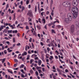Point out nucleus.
Wrapping results in <instances>:
<instances>
[{
    "mask_svg": "<svg viewBox=\"0 0 79 79\" xmlns=\"http://www.w3.org/2000/svg\"><path fill=\"white\" fill-rule=\"evenodd\" d=\"M72 11L73 13V19H76L78 15V8L76 7H73L72 8Z\"/></svg>",
    "mask_w": 79,
    "mask_h": 79,
    "instance_id": "1",
    "label": "nucleus"
},
{
    "mask_svg": "<svg viewBox=\"0 0 79 79\" xmlns=\"http://www.w3.org/2000/svg\"><path fill=\"white\" fill-rule=\"evenodd\" d=\"M62 5L64 6L65 7H69L71 5V2L69 1H67L64 2L62 3Z\"/></svg>",
    "mask_w": 79,
    "mask_h": 79,
    "instance_id": "2",
    "label": "nucleus"
},
{
    "mask_svg": "<svg viewBox=\"0 0 79 79\" xmlns=\"http://www.w3.org/2000/svg\"><path fill=\"white\" fill-rule=\"evenodd\" d=\"M67 16L69 19L70 21H72V20H73V18L71 14L70 13H69L68 14Z\"/></svg>",
    "mask_w": 79,
    "mask_h": 79,
    "instance_id": "3",
    "label": "nucleus"
},
{
    "mask_svg": "<svg viewBox=\"0 0 79 79\" xmlns=\"http://www.w3.org/2000/svg\"><path fill=\"white\" fill-rule=\"evenodd\" d=\"M70 31L72 33H73L74 32V25H73L71 26L70 28Z\"/></svg>",
    "mask_w": 79,
    "mask_h": 79,
    "instance_id": "4",
    "label": "nucleus"
},
{
    "mask_svg": "<svg viewBox=\"0 0 79 79\" xmlns=\"http://www.w3.org/2000/svg\"><path fill=\"white\" fill-rule=\"evenodd\" d=\"M72 20H69V19H68L67 18H65V21L67 23H71Z\"/></svg>",
    "mask_w": 79,
    "mask_h": 79,
    "instance_id": "5",
    "label": "nucleus"
},
{
    "mask_svg": "<svg viewBox=\"0 0 79 79\" xmlns=\"http://www.w3.org/2000/svg\"><path fill=\"white\" fill-rule=\"evenodd\" d=\"M8 25L9 26H10V27H11V29H16V27H13V25H11V24H10V23H8Z\"/></svg>",
    "mask_w": 79,
    "mask_h": 79,
    "instance_id": "6",
    "label": "nucleus"
},
{
    "mask_svg": "<svg viewBox=\"0 0 79 79\" xmlns=\"http://www.w3.org/2000/svg\"><path fill=\"white\" fill-rule=\"evenodd\" d=\"M42 23H43L44 24H45V23H46V21H45V19L44 18H43L42 19Z\"/></svg>",
    "mask_w": 79,
    "mask_h": 79,
    "instance_id": "7",
    "label": "nucleus"
},
{
    "mask_svg": "<svg viewBox=\"0 0 79 79\" xmlns=\"http://www.w3.org/2000/svg\"><path fill=\"white\" fill-rule=\"evenodd\" d=\"M27 15L29 16H32V13L31 11H29L27 14Z\"/></svg>",
    "mask_w": 79,
    "mask_h": 79,
    "instance_id": "8",
    "label": "nucleus"
},
{
    "mask_svg": "<svg viewBox=\"0 0 79 79\" xmlns=\"http://www.w3.org/2000/svg\"><path fill=\"white\" fill-rule=\"evenodd\" d=\"M27 52H24L22 54V56H24L25 55H27Z\"/></svg>",
    "mask_w": 79,
    "mask_h": 79,
    "instance_id": "9",
    "label": "nucleus"
},
{
    "mask_svg": "<svg viewBox=\"0 0 79 79\" xmlns=\"http://www.w3.org/2000/svg\"><path fill=\"white\" fill-rule=\"evenodd\" d=\"M38 63L39 65L40 66L41 65V64L42 63V61L41 60H38Z\"/></svg>",
    "mask_w": 79,
    "mask_h": 79,
    "instance_id": "10",
    "label": "nucleus"
},
{
    "mask_svg": "<svg viewBox=\"0 0 79 79\" xmlns=\"http://www.w3.org/2000/svg\"><path fill=\"white\" fill-rule=\"evenodd\" d=\"M33 34L34 35H35L36 37V36H37V35L36 34V32H35V31H34V32L33 33Z\"/></svg>",
    "mask_w": 79,
    "mask_h": 79,
    "instance_id": "11",
    "label": "nucleus"
},
{
    "mask_svg": "<svg viewBox=\"0 0 79 79\" xmlns=\"http://www.w3.org/2000/svg\"><path fill=\"white\" fill-rule=\"evenodd\" d=\"M51 25H53L54 26H55V24H53V23H49L48 24V26H51Z\"/></svg>",
    "mask_w": 79,
    "mask_h": 79,
    "instance_id": "12",
    "label": "nucleus"
},
{
    "mask_svg": "<svg viewBox=\"0 0 79 79\" xmlns=\"http://www.w3.org/2000/svg\"><path fill=\"white\" fill-rule=\"evenodd\" d=\"M8 73H10V74H13V73L12 72L11 70H8Z\"/></svg>",
    "mask_w": 79,
    "mask_h": 79,
    "instance_id": "13",
    "label": "nucleus"
},
{
    "mask_svg": "<svg viewBox=\"0 0 79 79\" xmlns=\"http://www.w3.org/2000/svg\"><path fill=\"white\" fill-rule=\"evenodd\" d=\"M53 58V56H50V57H49V59L51 60V61H52Z\"/></svg>",
    "mask_w": 79,
    "mask_h": 79,
    "instance_id": "14",
    "label": "nucleus"
},
{
    "mask_svg": "<svg viewBox=\"0 0 79 79\" xmlns=\"http://www.w3.org/2000/svg\"><path fill=\"white\" fill-rule=\"evenodd\" d=\"M3 29V26H1L0 27V31H1L2 29Z\"/></svg>",
    "mask_w": 79,
    "mask_h": 79,
    "instance_id": "15",
    "label": "nucleus"
},
{
    "mask_svg": "<svg viewBox=\"0 0 79 79\" xmlns=\"http://www.w3.org/2000/svg\"><path fill=\"white\" fill-rule=\"evenodd\" d=\"M7 51L8 52H9V53H10V52H12V50H10V48H8L7 49Z\"/></svg>",
    "mask_w": 79,
    "mask_h": 79,
    "instance_id": "16",
    "label": "nucleus"
},
{
    "mask_svg": "<svg viewBox=\"0 0 79 79\" xmlns=\"http://www.w3.org/2000/svg\"><path fill=\"white\" fill-rule=\"evenodd\" d=\"M24 65L23 64H22L21 65V66H19V68L20 69H21L22 68H24Z\"/></svg>",
    "mask_w": 79,
    "mask_h": 79,
    "instance_id": "17",
    "label": "nucleus"
},
{
    "mask_svg": "<svg viewBox=\"0 0 79 79\" xmlns=\"http://www.w3.org/2000/svg\"><path fill=\"white\" fill-rule=\"evenodd\" d=\"M13 32V31L12 30H9L8 31V32L9 34H11Z\"/></svg>",
    "mask_w": 79,
    "mask_h": 79,
    "instance_id": "18",
    "label": "nucleus"
},
{
    "mask_svg": "<svg viewBox=\"0 0 79 79\" xmlns=\"http://www.w3.org/2000/svg\"><path fill=\"white\" fill-rule=\"evenodd\" d=\"M34 56L35 58H36V57H37V55H35V54H33L31 56V57H34Z\"/></svg>",
    "mask_w": 79,
    "mask_h": 79,
    "instance_id": "19",
    "label": "nucleus"
},
{
    "mask_svg": "<svg viewBox=\"0 0 79 79\" xmlns=\"http://www.w3.org/2000/svg\"><path fill=\"white\" fill-rule=\"evenodd\" d=\"M57 71L59 73H60V72H61V70H60V69H59V68H57Z\"/></svg>",
    "mask_w": 79,
    "mask_h": 79,
    "instance_id": "20",
    "label": "nucleus"
},
{
    "mask_svg": "<svg viewBox=\"0 0 79 79\" xmlns=\"http://www.w3.org/2000/svg\"><path fill=\"white\" fill-rule=\"evenodd\" d=\"M29 58H30V55H28L27 56V60H29Z\"/></svg>",
    "mask_w": 79,
    "mask_h": 79,
    "instance_id": "21",
    "label": "nucleus"
},
{
    "mask_svg": "<svg viewBox=\"0 0 79 79\" xmlns=\"http://www.w3.org/2000/svg\"><path fill=\"white\" fill-rule=\"evenodd\" d=\"M56 27H58V28H61V27H62V26L60 25H57L56 26Z\"/></svg>",
    "mask_w": 79,
    "mask_h": 79,
    "instance_id": "22",
    "label": "nucleus"
},
{
    "mask_svg": "<svg viewBox=\"0 0 79 79\" xmlns=\"http://www.w3.org/2000/svg\"><path fill=\"white\" fill-rule=\"evenodd\" d=\"M41 15L42 16H44V15H45V12H41Z\"/></svg>",
    "mask_w": 79,
    "mask_h": 79,
    "instance_id": "23",
    "label": "nucleus"
},
{
    "mask_svg": "<svg viewBox=\"0 0 79 79\" xmlns=\"http://www.w3.org/2000/svg\"><path fill=\"white\" fill-rule=\"evenodd\" d=\"M43 50L44 52V53H47V49H43Z\"/></svg>",
    "mask_w": 79,
    "mask_h": 79,
    "instance_id": "24",
    "label": "nucleus"
},
{
    "mask_svg": "<svg viewBox=\"0 0 79 79\" xmlns=\"http://www.w3.org/2000/svg\"><path fill=\"white\" fill-rule=\"evenodd\" d=\"M9 5L8 4L6 5V10H7V8L9 7Z\"/></svg>",
    "mask_w": 79,
    "mask_h": 79,
    "instance_id": "25",
    "label": "nucleus"
},
{
    "mask_svg": "<svg viewBox=\"0 0 79 79\" xmlns=\"http://www.w3.org/2000/svg\"><path fill=\"white\" fill-rule=\"evenodd\" d=\"M49 56V54H46V57L47 58H48Z\"/></svg>",
    "mask_w": 79,
    "mask_h": 79,
    "instance_id": "26",
    "label": "nucleus"
},
{
    "mask_svg": "<svg viewBox=\"0 0 79 79\" xmlns=\"http://www.w3.org/2000/svg\"><path fill=\"white\" fill-rule=\"evenodd\" d=\"M36 27L37 28H38V29L39 30L40 29V28H41V27H40V26L39 25H37L36 26Z\"/></svg>",
    "mask_w": 79,
    "mask_h": 79,
    "instance_id": "27",
    "label": "nucleus"
},
{
    "mask_svg": "<svg viewBox=\"0 0 79 79\" xmlns=\"http://www.w3.org/2000/svg\"><path fill=\"white\" fill-rule=\"evenodd\" d=\"M5 60H6V58H5L2 59V63H3L5 61Z\"/></svg>",
    "mask_w": 79,
    "mask_h": 79,
    "instance_id": "28",
    "label": "nucleus"
},
{
    "mask_svg": "<svg viewBox=\"0 0 79 79\" xmlns=\"http://www.w3.org/2000/svg\"><path fill=\"white\" fill-rule=\"evenodd\" d=\"M13 33H16L17 32H18V31L17 30H15V31H12Z\"/></svg>",
    "mask_w": 79,
    "mask_h": 79,
    "instance_id": "29",
    "label": "nucleus"
},
{
    "mask_svg": "<svg viewBox=\"0 0 79 79\" xmlns=\"http://www.w3.org/2000/svg\"><path fill=\"white\" fill-rule=\"evenodd\" d=\"M26 29L27 30H29V26L27 25L26 27Z\"/></svg>",
    "mask_w": 79,
    "mask_h": 79,
    "instance_id": "30",
    "label": "nucleus"
},
{
    "mask_svg": "<svg viewBox=\"0 0 79 79\" xmlns=\"http://www.w3.org/2000/svg\"><path fill=\"white\" fill-rule=\"evenodd\" d=\"M51 31L52 32V33H54V34H55V30H54L52 29Z\"/></svg>",
    "mask_w": 79,
    "mask_h": 79,
    "instance_id": "31",
    "label": "nucleus"
},
{
    "mask_svg": "<svg viewBox=\"0 0 79 79\" xmlns=\"http://www.w3.org/2000/svg\"><path fill=\"white\" fill-rule=\"evenodd\" d=\"M26 4L27 5H28V4H29V0H27L26 1Z\"/></svg>",
    "mask_w": 79,
    "mask_h": 79,
    "instance_id": "32",
    "label": "nucleus"
},
{
    "mask_svg": "<svg viewBox=\"0 0 79 79\" xmlns=\"http://www.w3.org/2000/svg\"><path fill=\"white\" fill-rule=\"evenodd\" d=\"M14 61H15V62H16V63H17L18 62V60L16 59H14Z\"/></svg>",
    "mask_w": 79,
    "mask_h": 79,
    "instance_id": "33",
    "label": "nucleus"
},
{
    "mask_svg": "<svg viewBox=\"0 0 79 79\" xmlns=\"http://www.w3.org/2000/svg\"><path fill=\"white\" fill-rule=\"evenodd\" d=\"M55 52H56V53H57L56 55H59V52H58V51H57L56 50Z\"/></svg>",
    "mask_w": 79,
    "mask_h": 79,
    "instance_id": "34",
    "label": "nucleus"
},
{
    "mask_svg": "<svg viewBox=\"0 0 79 79\" xmlns=\"http://www.w3.org/2000/svg\"><path fill=\"white\" fill-rule=\"evenodd\" d=\"M4 53L5 54H7V51H6V50H4Z\"/></svg>",
    "mask_w": 79,
    "mask_h": 79,
    "instance_id": "35",
    "label": "nucleus"
},
{
    "mask_svg": "<svg viewBox=\"0 0 79 79\" xmlns=\"http://www.w3.org/2000/svg\"><path fill=\"white\" fill-rule=\"evenodd\" d=\"M20 71H21V72H22L23 73H24V74H25V72H24V70L21 69Z\"/></svg>",
    "mask_w": 79,
    "mask_h": 79,
    "instance_id": "36",
    "label": "nucleus"
},
{
    "mask_svg": "<svg viewBox=\"0 0 79 79\" xmlns=\"http://www.w3.org/2000/svg\"><path fill=\"white\" fill-rule=\"evenodd\" d=\"M34 53L35 54H37V53H38V50H37V51H34Z\"/></svg>",
    "mask_w": 79,
    "mask_h": 79,
    "instance_id": "37",
    "label": "nucleus"
},
{
    "mask_svg": "<svg viewBox=\"0 0 79 79\" xmlns=\"http://www.w3.org/2000/svg\"><path fill=\"white\" fill-rule=\"evenodd\" d=\"M35 73L36 75V76H39V73H38V72L36 71L35 72Z\"/></svg>",
    "mask_w": 79,
    "mask_h": 79,
    "instance_id": "38",
    "label": "nucleus"
},
{
    "mask_svg": "<svg viewBox=\"0 0 79 79\" xmlns=\"http://www.w3.org/2000/svg\"><path fill=\"white\" fill-rule=\"evenodd\" d=\"M38 71L39 72V73H42V70L40 69L38 70Z\"/></svg>",
    "mask_w": 79,
    "mask_h": 79,
    "instance_id": "39",
    "label": "nucleus"
},
{
    "mask_svg": "<svg viewBox=\"0 0 79 79\" xmlns=\"http://www.w3.org/2000/svg\"><path fill=\"white\" fill-rule=\"evenodd\" d=\"M47 50H48V52L50 50V49L49 47H48L47 48Z\"/></svg>",
    "mask_w": 79,
    "mask_h": 79,
    "instance_id": "40",
    "label": "nucleus"
},
{
    "mask_svg": "<svg viewBox=\"0 0 79 79\" xmlns=\"http://www.w3.org/2000/svg\"><path fill=\"white\" fill-rule=\"evenodd\" d=\"M24 10V6H22V11L23 12V10Z\"/></svg>",
    "mask_w": 79,
    "mask_h": 79,
    "instance_id": "41",
    "label": "nucleus"
},
{
    "mask_svg": "<svg viewBox=\"0 0 79 79\" xmlns=\"http://www.w3.org/2000/svg\"><path fill=\"white\" fill-rule=\"evenodd\" d=\"M35 11L36 13L37 12V6H35Z\"/></svg>",
    "mask_w": 79,
    "mask_h": 79,
    "instance_id": "42",
    "label": "nucleus"
},
{
    "mask_svg": "<svg viewBox=\"0 0 79 79\" xmlns=\"http://www.w3.org/2000/svg\"><path fill=\"white\" fill-rule=\"evenodd\" d=\"M62 76H64V77H67V76H66V75L64 74H63L62 75Z\"/></svg>",
    "mask_w": 79,
    "mask_h": 79,
    "instance_id": "43",
    "label": "nucleus"
},
{
    "mask_svg": "<svg viewBox=\"0 0 79 79\" xmlns=\"http://www.w3.org/2000/svg\"><path fill=\"white\" fill-rule=\"evenodd\" d=\"M31 45L33 48H34V44H33V43H31Z\"/></svg>",
    "mask_w": 79,
    "mask_h": 79,
    "instance_id": "44",
    "label": "nucleus"
},
{
    "mask_svg": "<svg viewBox=\"0 0 79 79\" xmlns=\"http://www.w3.org/2000/svg\"><path fill=\"white\" fill-rule=\"evenodd\" d=\"M33 61H34V60L33 59H31L30 60V64H31L32 62H33Z\"/></svg>",
    "mask_w": 79,
    "mask_h": 79,
    "instance_id": "45",
    "label": "nucleus"
},
{
    "mask_svg": "<svg viewBox=\"0 0 79 79\" xmlns=\"http://www.w3.org/2000/svg\"><path fill=\"white\" fill-rule=\"evenodd\" d=\"M2 50H4L5 49V47H4V45H3L2 46Z\"/></svg>",
    "mask_w": 79,
    "mask_h": 79,
    "instance_id": "46",
    "label": "nucleus"
},
{
    "mask_svg": "<svg viewBox=\"0 0 79 79\" xmlns=\"http://www.w3.org/2000/svg\"><path fill=\"white\" fill-rule=\"evenodd\" d=\"M50 42V39H47V40L46 41V42H47V43H48V42Z\"/></svg>",
    "mask_w": 79,
    "mask_h": 79,
    "instance_id": "47",
    "label": "nucleus"
},
{
    "mask_svg": "<svg viewBox=\"0 0 79 79\" xmlns=\"http://www.w3.org/2000/svg\"><path fill=\"white\" fill-rule=\"evenodd\" d=\"M15 14H14V18H13V20H15Z\"/></svg>",
    "mask_w": 79,
    "mask_h": 79,
    "instance_id": "48",
    "label": "nucleus"
},
{
    "mask_svg": "<svg viewBox=\"0 0 79 79\" xmlns=\"http://www.w3.org/2000/svg\"><path fill=\"white\" fill-rule=\"evenodd\" d=\"M30 73H31V74H33V71L32 70H31L30 71Z\"/></svg>",
    "mask_w": 79,
    "mask_h": 79,
    "instance_id": "49",
    "label": "nucleus"
},
{
    "mask_svg": "<svg viewBox=\"0 0 79 79\" xmlns=\"http://www.w3.org/2000/svg\"><path fill=\"white\" fill-rule=\"evenodd\" d=\"M52 69H54L55 70H56V69L55 68V66H53Z\"/></svg>",
    "mask_w": 79,
    "mask_h": 79,
    "instance_id": "50",
    "label": "nucleus"
},
{
    "mask_svg": "<svg viewBox=\"0 0 79 79\" xmlns=\"http://www.w3.org/2000/svg\"><path fill=\"white\" fill-rule=\"evenodd\" d=\"M16 45L17 46H20V45H21V44L20 43H19L18 44H17Z\"/></svg>",
    "mask_w": 79,
    "mask_h": 79,
    "instance_id": "51",
    "label": "nucleus"
},
{
    "mask_svg": "<svg viewBox=\"0 0 79 79\" xmlns=\"http://www.w3.org/2000/svg\"><path fill=\"white\" fill-rule=\"evenodd\" d=\"M36 68H37V69H38V70H39V69H40L41 68V67H37Z\"/></svg>",
    "mask_w": 79,
    "mask_h": 79,
    "instance_id": "52",
    "label": "nucleus"
},
{
    "mask_svg": "<svg viewBox=\"0 0 79 79\" xmlns=\"http://www.w3.org/2000/svg\"><path fill=\"white\" fill-rule=\"evenodd\" d=\"M7 79H11V77H10V76L9 75L8 76Z\"/></svg>",
    "mask_w": 79,
    "mask_h": 79,
    "instance_id": "53",
    "label": "nucleus"
},
{
    "mask_svg": "<svg viewBox=\"0 0 79 79\" xmlns=\"http://www.w3.org/2000/svg\"><path fill=\"white\" fill-rule=\"evenodd\" d=\"M29 46L30 48H31V49H32V46L31 45V44H30V43L29 44Z\"/></svg>",
    "mask_w": 79,
    "mask_h": 79,
    "instance_id": "54",
    "label": "nucleus"
},
{
    "mask_svg": "<svg viewBox=\"0 0 79 79\" xmlns=\"http://www.w3.org/2000/svg\"><path fill=\"white\" fill-rule=\"evenodd\" d=\"M42 71H43V72H44V71H45V68H42Z\"/></svg>",
    "mask_w": 79,
    "mask_h": 79,
    "instance_id": "55",
    "label": "nucleus"
},
{
    "mask_svg": "<svg viewBox=\"0 0 79 79\" xmlns=\"http://www.w3.org/2000/svg\"><path fill=\"white\" fill-rule=\"evenodd\" d=\"M32 38H30V39L29 40L30 42H32Z\"/></svg>",
    "mask_w": 79,
    "mask_h": 79,
    "instance_id": "56",
    "label": "nucleus"
},
{
    "mask_svg": "<svg viewBox=\"0 0 79 79\" xmlns=\"http://www.w3.org/2000/svg\"><path fill=\"white\" fill-rule=\"evenodd\" d=\"M55 58L56 59H58V56H55Z\"/></svg>",
    "mask_w": 79,
    "mask_h": 79,
    "instance_id": "57",
    "label": "nucleus"
},
{
    "mask_svg": "<svg viewBox=\"0 0 79 79\" xmlns=\"http://www.w3.org/2000/svg\"><path fill=\"white\" fill-rule=\"evenodd\" d=\"M53 78L54 79H56V76H53Z\"/></svg>",
    "mask_w": 79,
    "mask_h": 79,
    "instance_id": "58",
    "label": "nucleus"
},
{
    "mask_svg": "<svg viewBox=\"0 0 79 79\" xmlns=\"http://www.w3.org/2000/svg\"><path fill=\"white\" fill-rule=\"evenodd\" d=\"M50 4L51 6L52 5V4H53V0H51V2L50 3Z\"/></svg>",
    "mask_w": 79,
    "mask_h": 79,
    "instance_id": "59",
    "label": "nucleus"
},
{
    "mask_svg": "<svg viewBox=\"0 0 79 79\" xmlns=\"http://www.w3.org/2000/svg\"><path fill=\"white\" fill-rule=\"evenodd\" d=\"M4 12H2L1 14V15L3 16L4 15Z\"/></svg>",
    "mask_w": 79,
    "mask_h": 79,
    "instance_id": "60",
    "label": "nucleus"
},
{
    "mask_svg": "<svg viewBox=\"0 0 79 79\" xmlns=\"http://www.w3.org/2000/svg\"><path fill=\"white\" fill-rule=\"evenodd\" d=\"M25 60V57H23L22 58V61H24Z\"/></svg>",
    "mask_w": 79,
    "mask_h": 79,
    "instance_id": "61",
    "label": "nucleus"
},
{
    "mask_svg": "<svg viewBox=\"0 0 79 79\" xmlns=\"http://www.w3.org/2000/svg\"><path fill=\"white\" fill-rule=\"evenodd\" d=\"M18 21H15V24H18Z\"/></svg>",
    "mask_w": 79,
    "mask_h": 79,
    "instance_id": "62",
    "label": "nucleus"
},
{
    "mask_svg": "<svg viewBox=\"0 0 79 79\" xmlns=\"http://www.w3.org/2000/svg\"><path fill=\"white\" fill-rule=\"evenodd\" d=\"M65 73H68V70L67 69H66L65 71Z\"/></svg>",
    "mask_w": 79,
    "mask_h": 79,
    "instance_id": "63",
    "label": "nucleus"
},
{
    "mask_svg": "<svg viewBox=\"0 0 79 79\" xmlns=\"http://www.w3.org/2000/svg\"><path fill=\"white\" fill-rule=\"evenodd\" d=\"M21 77H22L24 78L25 77V76H24V75L22 74V75H21Z\"/></svg>",
    "mask_w": 79,
    "mask_h": 79,
    "instance_id": "64",
    "label": "nucleus"
}]
</instances>
